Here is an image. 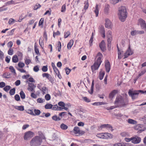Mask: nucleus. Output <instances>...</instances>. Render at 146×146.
Returning a JSON list of instances; mask_svg holds the SVG:
<instances>
[{"instance_id": "obj_1", "label": "nucleus", "mask_w": 146, "mask_h": 146, "mask_svg": "<svg viewBox=\"0 0 146 146\" xmlns=\"http://www.w3.org/2000/svg\"><path fill=\"white\" fill-rule=\"evenodd\" d=\"M118 16L120 20L122 22L125 21L127 16V13L125 7L122 6L119 9Z\"/></svg>"}, {"instance_id": "obj_2", "label": "nucleus", "mask_w": 146, "mask_h": 146, "mask_svg": "<svg viewBox=\"0 0 146 146\" xmlns=\"http://www.w3.org/2000/svg\"><path fill=\"white\" fill-rule=\"evenodd\" d=\"M97 56L98 57L97 60L95 62L93 65L91 66V69L93 71L98 69L102 62L101 60L103 57L102 54L99 52L98 53Z\"/></svg>"}, {"instance_id": "obj_3", "label": "nucleus", "mask_w": 146, "mask_h": 146, "mask_svg": "<svg viewBox=\"0 0 146 146\" xmlns=\"http://www.w3.org/2000/svg\"><path fill=\"white\" fill-rule=\"evenodd\" d=\"M127 104V102L124 101L122 97L120 96L116 98L115 102V104L116 106V107L124 106Z\"/></svg>"}, {"instance_id": "obj_4", "label": "nucleus", "mask_w": 146, "mask_h": 146, "mask_svg": "<svg viewBox=\"0 0 146 146\" xmlns=\"http://www.w3.org/2000/svg\"><path fill=\"white\" fill-rule=\"evenodd\" d=\"M42 141V139L38 136H36L33 138L30 142L31 146H39Z\"/></svg>"}, {"instance_id": "obj_5", "label": "nucleus", "mask_w": 146, "mask_h": 146, "mask_svg": "<svg viewBox=\"0 0 146 146\" xmlns=\"http://www.w3.org/2000/svg\"><path fill=\"white\" fill-rule=\"evenodd\" d=\"M139 93H141V94L146 93V91H144L142 90H139L132 91L131 90H129L128 92L129 95L131 97L132 99L133 100L137 98Z\"/></svg>"}, {"instance_id": "obj_6", "label": "nucleus", "mask_w": 146, "mask_h": 146, "mask_svg": "<svg viewBox=\"0 0 146 146\" xmlns=\"http://www.w3.org/2000/svg\"><path fill=\"white\" fill-rule=\"evenodd\" d=\"M97 137L103 139H111L113 137V135L112 134L107 133H101L97 134Z\"/></svg>"}, {"instance_id": "obj_7", "label": "nucleus", "mask_w": 146, "mask_h": 146, "mask_svg": "<svg viewBox=\"0 0 146 146\" xmlns=\"http://www.w3.org/2000/svg\"><path fill=\"white\" fill-rule=\"evenodd\" d=\"M107 37L108 38V46H110V43L112 40L111 32L110 31H109L107 32Z\"/></svg>"}, {"instance_id": "obj_8", "label": "nucleus", "mask_w": 146, "mask_h": 146, "mask_svg": "<svg viewBox=\"0 0 146 146\" xmlns=\"http://www.w3.org/2000/svg\"><path fill=\"white\" fill-rule=\"evenodd\" d=\"M138 24L140 25L142 29H144L146 33V24L145 21L141 19L138 20Z\"/></svg>"}, {"instance_id": "obj_9", "label": "nucleus", "mask_w": 146, "mask_h": 146, "mask_svg": "<svg viewBox=\"0 0 146 146\" xmlns=\"http://www.w3.org/2000/svg\"><path fill=\"white\" fill-rule=\"evenodd\" d=\"M132 143L134 144L139 143L141 141V138L137 136L132 137Z\"/></svg>"}, {"instance_id": "obj_10", "label": "nucleus", "mask_w": 146, "mask_h": 146, "mask_svg": "<svg viewBox=\"0 0 146 146\" xmlns=\"http://www.w3.org/2000/svg\"><path fill=\"white\" fill-rule=\"evenodd\" d=\"M33 133L31 131H29L25 133L24 136L25 140H27L28 139L32 137L33 136Z\"/></svg>"}, {"instance_id": "obj_11", "label": "nucleus", "mask_w": 146, "mask_h": 146, "mask_svg": "<svg viewBox=\"0 0 146 146\" xmlns=\"http://www.w3.org/2000/svg\"><path fill=\"white\" fill-rule=\"evenodd\" d=\"M36 87V86L33 83H29L28 85V90L31 92H35V89Z\"/></svg>"}, {"instance_id": "obj_12", "label": "nucleus", "mask_w": 146, "mask_h": 146, "mask_svg": "<svg viewBox=\"0 0 146 146\" xmlns=\"http://www.w3.org/2000/svg\"><path fill=\"white\" fill-rule=\"evenodd\" d=\"M133 53V52L131 50L130 47H129L126 52L124 54V58H127L129 56L131 55Z\"/></svg>"}, {"instance_id": "obj_13", "label": "nucleus", "mask_w": 146, "mask_h": 146, "mask_svg": "<svg viewBox=\"0 0 146 146\" xmlns=\"http://www.w3.org/2000/svg\"><path fill=\"white\" fill-rule=\"evenodd\" d=\"M105 66L107 72H109L110 70V62L108 60H106L105 63Z\"/></svg>"}, {"instance_id": "obj_14", "label": "nucleus", "mask_w": 146, "mask_h": 146, "mask_svg": "<svg viewBox=\"0 0 146 146\" xmlns=\"http://www.w3.org/2000/svg\"><path fill=\"white\" fill-rule=\"evenodd\" d=\"M99 31L102 35H103L102 36L104 38L105 37V31L104 27L101 26L99 28Z\"/></svg>"}, {"instance_id": "obj_15", "label": "nucleus", "mask_w": 146, "mask_h": 146, "mask_svg": "<svg viewBox=\"0 0 146 146\" xmlns=\"http://www.w3.org/2000/svg\"><path fill=\"white\" fill-rule=\"evenodd\" d=\"M71 133H74L76 135L77 134H80V130L79 128L77 127H75L73 130L71 131Z\"/></svg>"}, {"instance_id": "obj_16", "label": "nucleus", "mask_w": 146, "mask_h": 146, "mask_svg": "<svg viewBox=\"0 0 146 146\" xmlns=\"http://www.w3.org/2000/svg\"><path fill=\"white\" fill-rule=\"evenodd\" d=\"M100 47L101 50L103 51H104L106 50L105 42L104 40H102L100 44Z\"/></svg>"}, {"instance_id": "obj_17", "label": "nucleus", "mask_w": 146, "mask_h": 146, "mask_svg": "<svg viewBox=\"0 0 146 146\" xmlns=\"http://www.w3.org/2000/svg\"><path fill=\"white\" fill-rule=\"evenodd\" d=\"M106 23L105 24V27L106 28H110L111 27V22L108 19H105Z\"/></svg>"}, {"instance_id": "obj_18", "label": "nucleus", "mask_w": 146, "mask_h": 146, "mask_svg": "<svg viewBox=\"0 0 146 146\" xmlns=\"http://www.w3.org/2000/svg\"><path fill=\"white\" fill-rule=\"evenodd\" d=\"M105 72L104 71H103L102 70H101L100 71L99 73V79L100 80H102L103 79V78L105 75Z\"/></svg>"}, {"instance_id": "obj_19", "label": "nucleus", "mask_w": 146, "mask_h": 146, "mask_svg": "<svg viewBox=\"0 0 146 146\" xmlns=\"http://www.w3.org/2000/svg\"><path fill=\"white\" fill-rule=\"evenodd\" d=\"M52 109L53 110H61L62 108L60 107H58L57 104L52 105Z\"/></svg>"}, {"instance_id": "obj_20", "label": "nucleus", "mask_w": 146, "mask_h": 146, "mask_svg": "<svg viewBox=\"0 0 146 146\" xmlns=\"http://www.w3.org/2000/svg\"><path fill=\"white\" fill-rule=\"evenodd\" d=\"M73 43V40H70V42L68 43L67 45V48L68 49H70L71 48Z\"/></svg>"}, {"instance_id": "obj_21", "label": "nucleus", "mask_w": 146, "mask_h": 146, "mask_svg": "<svg viewBox=\"0 0 146 146\" xmlns=\"http://www.w3.org/2000/svg\"><path fill=\"white\" fill-rule=\"evenodd\" d=\"M104 13L106 14H108L109 13V7L108 5H106L104 8Z\"/></svg>"}, {"instance_id": "obj_22", "label": "nucleus", "mask_w": 146, "mask_h": 146, "mask_svg": "<svg viewBox=\"0 0 146 146\" xmlns=\"http://www.w3.org/2000/svg\"><path fill=\"white\" fill-rule=\"evenodd\" d=\"M128 122L130 124H136L137 123L136 121L131 119H128Z\"/></svg>"}, {"instance_id": "obj_23", "label": "nucleus", "mask_w": 146, "mask_h": 146, "mask_svg": "<svg viewBox=\"0 0 146 146\" xmlns=\"http://www.w3.org/2000/svg\"><path fill=\"white\" fill-rule=\"evenodd\" d=\"M94 12L96 14V17H98L99 14V8L98 4H96V9L94 11Z\"/></svg>"}, {"instance_id": "obj_24", "label": "nucleus", "mask_w": 146, "mask_h": 146, "mask_svg": "<svg viewBox=\"0 0 146 146\" xmlns=\"http://www.w3.org/2000/svg\"><path fill=\"white\" fill-rule=\"evenodd\" d=\"M18 59L17 56L15 55L13 56L12 58V61L13 62L16 63L18 62Z\"/></svg>"}, {"instance_id": "obj_25", "label": "nucleus", "mask_w": 146, "mask_h": 146, "mask_svg": "<svg viewBox=\"0 0 146 146\" xmlns=\"http://www.w3.org/2000/svg\"><path fill=\"white\" fill-rule=\"evenodd\" d=\"M52 119L55 121H58L60 120L61 118H60L59 117H58L56 115H54L52 117Z\"/></svg>"}, {"instance_id": "obj_26", "label": "nucleus", "mask_w": 146, "mask_h": 146, "mask_svg": "<svg viewBox=\"0 0 146 146\" xmlns=\"http://www.w3.org/2000/svg\"><path fill=\"white\" fill-rule=\"evenodd\" d=\"M106 129H108V130L111 131H112L113 130V129L111 126V125L108 124H107Z\"/></svg>"}, {"instance_id": "obj_27", "label": "nucleus", "mask_w": 146, "mask_h": 146, "mask_svg": "<svg viewBox=\"0 0 146 146\" xmlns=\"http://www.w3.org/2000/svg\"><path fill=\"white\" fill-rule=\"evenodd\" d=\"M17 21H16L14 19L12 18H11L9 19L8 23L9 25H12L13 24L15 23V22H17Z\"/></svg>"}, {"instance_id": "obj_28", "label": "nucleus", "mask_w": 146, "mask_h": 146, "mask_svg": "<svg viewBox=\"0 0 146 146\" xmlns=\"http://www.w3.org/2000/svg\"><path fill=\"white\" fill-rule=\"evenodd\" d=\"M146 72V70H144L141 72L140 73H139L138 76H137V78L136 79V80H137L139 78V77L144 74Z\"/></svg>"}, {"instance_id": "obj_29", "label": "nucleus", "mask_w": 146, "mask_h": 146, "mask_svg": "<svg viewBox=\"0 0 146 146\" xmlns=\"http://www.w3.org/2000/svg\"><path fill=\"white\" fill-rule=\"evenodd\" d=\"M20 94L21 99H24L25 98V95L23 91H21L20 92Z\"/></svg>"}, {"instance_id": "obj_30", "label": "nucleus", "mask_w": 146, "mask_h": 146, "mask_svg": "<svg viewBox=\"0 0 146 146\" xmlns=\"http://www.w3.org/2000/svg\"><path fill=\"white\" fill-rule=\"evenodd\" d=\"M42 91L43 94H45L48 93V90L46 87H43L42 88Z\"/></svg>"}, {"instance_id": "obj_31", "label": "nucleus", "mask_w": 146, "mask_h": 146, "mask_svg": "<svg viewBox=\"0 0 146 146\" xmlns=\"http://www.w3.org/2000/svg\"><path fill=\"white\" fill-rule=\"evenodd\" d=\"M15 108L16 109L21 111H23L24 110V106H16L15 107Z\"/></svg>"}, {"instance_id": "obj_32", "label": "nucleus", "mask_w": 146, "mask_h": 146, "mask_svg": "<svg viewBox=\"0 0 146 146\" xmlns=\"http://www.w3.org/2000/svg\"><path fill=\"white\" fill-rule=\"evenodd\" d=\"M39 42L40 46L42 48V47H43V45L44 44V42L43 40L42 39L41 37H40V38Z\"/></svg>"}, {"instance_id": "obj_33", "label": "nucleus", "mask_w": 146, "mask_h": 146, "mask_svg": "<svg viewBox=\"0 0 146 146\" xmlns=\"http://www.w3.org/2000/svg\"><path fill=\"white\" fill-rule=\"evenodd\" d=\"M44 21V18H41L39 21L38 25L39 26H42L43 27Z\"/></svg>"}, {"instance_id": "obj_34", "label": "nucleus", "mask_w": 146, "mask_h": 146, "mask_svg": "<svg viewBox=\"0 0 146 146\" xmlns=\"http://www.w3.org/2000/svg\"><path fill=\"white\" fill-rule=\"evenodd\" d=\"M68 127V126L67 125L64 123H62L60 125V127L62 129L66 130L67 129Z\"/></svg>"}, {"instance_id": "obj_35", "label": "nucleus", "mask_w": 146, "mask_h": 146, "mask_svg": "<svg viewBox=\"0 0 146 146\" xmlns=\"http://www.w3.org/2000/svg\"><path fill=\"white\" fill-rule=\"evenodd\" d=\"M52 105L49 104H47L45 106L46 109H51L52 108Z\"/></svg>"}, {"instance_id": "obj_36", "label": "nucleus", "mask_w": 146, "mask_h": 146, "mask_svg": "<svg viewBox=\"0 0 146 146\" xmlns=\"http://www.w3.org/2000/svg\"><path fill=\"white\" fill-rule=\"evenodd\" d=\"M15 88L11 89L9 92V94L11 95H14L15 93Z\"/></svg>"}, {"instance_id": "obj_37", "label": "nucleus", "mask_w": 146, "mask_h": 146, "mask_svg": "<svg viewBox=\"0 0 146 146\" xmlns=\"http://www.w3.org/2000/svg\"><path fill=\"white\" fill-rule=\"evenodd\" d=\"M84 4L85 5L84 6V9L86 10L88 8L89 6L88 1L87 0L86 1H85Z\"/></svg>"}, {"instance_id": "obj_38", "label": "nucleus", "mask_w": 146, "mask_h": 146, "mask_svg": "<svg viewBox=\"0 0 146 146\" xmlns=\"http://www.w3.org/2000/svg\"><path fill=\"white\" fill-rule=\"evenodd\" d=\"M107 124H104L98 127V129L101 130L103 129H106Z\"/></svg>"}, {"instance_id": "obj_39", "label": "nucleus", "mask_w": 146, "mask_h": 146, "mask_svg": "<svg viewBox=\"0 0 146 146\" xmlns=\"http://www.w3.org/2000/svg\"><path fill=\"white\" fill-rule=\"evenodd\" d=\"M10 74L5 73L3 75V77L5 78H8L10 77Z\"/></svg>"}, {"instance_id": "obj_40", "label": "nucleus", "mask_w": 146, "mask_h": 146, "mask_svg": "<svg viewBox=\"0 0 146 146\" xmlns=\"http://www.w3.org/2000/svg\"><path fill=\"white\" fill-rule=\"evenodd\" d=\"M34 112L35 113H34L35 114L34 115H40V111L38 110H35Z\"/></svg>"}, {"instance_id": "obj_41", "label": "nucleus", "mask_w": 146, "mask_h": 146, "mask_svg": "<svg viewBox=\"0 0 146 146\" xmlns=\"http://www.w3.org/2000/svg\"><path fill=\"white\" fill-rule=\"evenodd\" d=\"M9 69L11 70V71L12 72L14 73L15 74H16L15 70L13 66H10L9 68Z\"/></svg>"}, {"instance_id": "obj_42", "label": "nucleus", "mask_w": 146, "mask_h": 146, "mask_svg": "<svg viewBox=\"0 0 146 146\" xmlns=\"http://www.w3.org/2000/svg\"><path fill=\"white\" fill-rule=\"evenodd\" d=\"M48 70V66L47 65H46L45 66H44L42 67V70L43 72H46Z\"/></svg>"}, {"instance_id": "obj_43", "label": "nucleus", "mask_w": 146, "mask_h": 146, "mask_svg": "<svg viewBox=\"0 0 146 146\" xmlns=\"http://www.w3.org/2000/svg\"><path fill=\"white\" fill-rule=\"evenodd\" d=\"M10 88H11V87L10 86H7L4 88L3 90L5 91H6V92H7L9 91V90H10Z\"/></svg>"}, {"instance_id": "obj_44", "label": "nucleus", "mask_w": 146, "mask_h": 146, "mask_svg": "<svg viewBox=\"0 0 146 146\" xmlns=\"http://www.w3.org/2000/svg\"><path fill=\"white\" fill-rule=\"evenodd\" d=\"M13 49L10 48L8 51V54L10 55H11L13 54Z\"/></svg>"}, {"instance_id": "obj_45", "label": "nucleus", "mask_w": 146, "mask_h": 146, "mask_svg": "<svg viewBox=\"0 0 146 146\" xmlns=\"http://www.w3.org/2000/svg\"><path fill=\"white\" fill-rule=\"evenodd\" d=\"M58 104L59 106L63 107L65 106V104L63 102H59L58 103Z\"/></svg>"}, {"instance_id": "obj_46", "label": "nucleus", "mask_w": 146, "mask_h": 146, "mask_svg": "<svg viewBox=\"0 0 146 146\" xmlns=\"http://www.w3.org/2000/svg\"><path fill=\"white\" fill-rule=\"evenodd\" d=\"M70 32L69 31H68L64 33V37L65 38H67L70 35Z\"/></svg>"}, {"instance_id": "obj_47", "label": "nucleus", "mask_w": 146, "mask_h": 146, "mask_svg": "<svg viewBox=\"0 0 146 146\" xmlns=\"http://www.w3.org/2000/svg\"><path fill=\"white\" fill-rule=\"evenodd\" d=\"M45 98L46 100H50L51 97L49 94H47L45 96Z\"/></svg>"}, {"instance_id": "obj_48", "label": "nucleus", "mask_w": 146, "mask_h": 146, "mask_svg": "<svg viewBox=\"0 0 146 146\" xmlns=\"http://www.w3.org/2000/svg\"><path fill=\"white\" fill-rule=\"evenodd\" d=\"M120 0H110L111 3L113 4H116L118 3Z\"/></svg>"}, {"instance_id": "obj_49", "label": "nucleus", "mask_w": 146, "mask_h": 146, "mask_svg": "<svg viewBox=\"0 0 146 146\" xmlns=\"http://www.w3.org/2000/svg\"><path fill=\"white\" fill-rule=\"evenodd\" d=\"M40 7L41 6L40 4L37 3L35 6L34 9V10H36Z\"/></svg>"}, {"instance_id": "obj_50", "label": "nucleus", "mask_w": 146, "mask_h": 146, "mask_svg": "<svg viewBox=\"0 0 146 146\" xmlns=\"http://www.w3.org/2000/svg\"><path fill=\"white\" fill-rule=\"evenodd\" d=\"M131 34L133 36L137 34V31L135 30L132 31L131 33Z\"/></svg>"}, {"instance_id": "obj_51", "label": "nucleus", "mask_w": 146, "mask_h": 146, "mask_svg": "<svg viewBox=\"0 0 146 146\" xmlns=\"http://www.w3.org/2000/svg\"><path fill=\"white\" fill-rule=\"evenodd\" d=\"M18 65L19 67L22 68L24 66L25 64L23 62H20L18 64Z\"/></svg>"}, {"instance_id": "obj_52", "label": "nucleus", "mask_w": 146, "mask_h": 146, "mask_svg": "<svg viewBox=\"0 0 146 146\" xmlns=\"http://www.w3.org/2000/svg\"><path fill=\"white\" fill-rule=\"evenodd\" d=\"M15 4L14 1H13L11 0L10 1H9L6 3V5H10L11 4Z\"/></svg>"}, {"instance_id": "obj_53", "label": "nucleus", "mask_w": 146, "mask_h": 146, "mask_svg": "<svg viewBox=\"0 0 146 146\" xmlns=\"http://www.w3.org/2000/svg\"><path fill=\"white\" fill-rule=\"evenodd\" d=\"M4 58V54L3 52L0 50V59H3Z\"/></svg>"}, {"instance_id": "obj_54", "label": "nucleus", "mask_w": 146, "mask_h": 146, "mask_svg": "<svg viewBox=\"0 0 146 146\" xmlns=\"http://www.w3.org/2000/svg\"><path fill=\"white\" fill-rule=\"evenodd\" d=\"M34 92H32L31 94V96L33 98H36L37 97V95L34 94Z\"/></svg>"}, {"instance_id": "obj_55", "label": "nucleus", "mask_w": 146, "mask_h": 146, "mask_svg": "<svg viewBox=\"0 0 146 146\" xmlns=\"http://www.w3.org/2000/svg\"><path fill=\"white\" fill-rule=\"evenodd\" d=\"M15 100L17 101H19L20 100V96L18 94H16L15 95Z\"/></svg>"}, {"instance_id": "obj_56", "label": "nucleus", "mask_w": 146, "mask_h": 146, "mask_svg": "<svg viewBox=\"0 0 146 146\" xmlns=\"http://www.w3.org/2000/svg\"><path fill=\"white\" fill-rule=\"evenodd\" d=\"M33 70L35 72H37L39 70V68L38 66H35L33 68Z\"/></svg>"}, {"instance_id": "obj_57", "label": "nucleus", "mask_w": 146, "mask_h": 146, "mask_svg": "<svg viewBox=\"0 0 146 146\" xmlns=\"http://www.w3.org/2000/svg\"><path fill=\"white\" fill-rule=\"evenodd\" d=\"M10 57L9 56H7L6 57L5 60L7 63H9L10 61Z\"/></svg>"}, {"instance_id": "obj_58", "label": "nucleus", "mask_w": 146, "mask_h": 146, "mask_svg": "<svg viewBox=\"0 0 146 146\" xmlns=\"http://www.w3.org/2000/svg\"><path fill=\"white\" fill-rule=\"evenodd\" d=\"M49 75L47 73H44L42 74V76L43 77H46L47 79Z\"/></svg>"}, {"instance_id": "obj_59", "label": "nucleus", "mask_w": 146, "mask_h": 146, "mask_svg": "<svg viewBox=\"0 0 146 146\" xmlns=\"http://www.w3.org/2000/svg\"><path fill=\"white\" fill-rule=\"evenodd\" d=\"M84 100L87 102H89L90 101V100L86 97H84L83 98Z\"/></svg>"}, {"instance_id": "obj_60", "label": "nucleus", "mask_w": 146, "mask_h": 146, "mask_svg": "<svg viewBox=\"0 0 146 146\" xmlns=\"http://www.w3.org/2000/svg\"><path fill=\"white\" fill-rule=\"evenodd\" d=\"M139 120L141 121L146 120V115H145L142 117H140L139 118Z\"/></svg>"}, {"instance_id": "obj_61", "label": "nucleus", "mask_w": 146, "mask_h": 146, "mask_svg": "<svg viewBox=\"0 0 146 146\" xmlns=\"http://www.w3.org/2000/svg\"><path fill=\"white\" fill-rule=\"evenodd\" d=\"M66 10V6L65 5H64L62 7L61 11L62 12H64Z\"/></svg>"}, {"instance_id": "obj_62", "label": "nucleus", "mask_w": 146, "mask_h": 146, "mask_svg": "<svg viewBox=\"0 0 146 146\" xmlns=\"http://www.w3.org/2000/svg\"><path fill=\"white\" fill-rule=\"evenodd\" d=\"M34 49L35 52L36 53L37 55L38 56H39L40 55V54L38 48H35Z\"/></svg>"}, {"instance_id": "obj_63", "label": "nucleus", "mask_w": 146, "mask_h": 146, "mask_svg": "<svg viewBox=\"0 0 146 146\" xmlns=\"http://www.w3.org/2000/svg\"><path fill=\"white\" fill-rule=\"evenodd\" d=\"M53 69L57 75H58V74H59V71L56 67L55 68H54Z\"/></svg>"}, {"instance_id": "obj_64", "label": "nucleus", "mask_w": 146, "mask_h": 146, "mask_svg": "<svg viewBox=\"0 0 146 146\" xmlns=\"http://www.w3.org/2000/svg\"><path fill=\"white\" fill-rule=\"evenodd\" d=\"M5 83L3 82H0V88H2L5 87Z\"/></svg>"}]
</instances>
